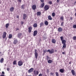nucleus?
<instances>
[{"mask_svg": "<svg viewBox=\"0 0 76 76\" xmlns=\"http://www.w3.org/2000/svg\"><path fill=\"white\" fill-rule=\"evenodd\" d=\"M44 6H45V3H44V2H42L39 7L40 8H42V7H44Z\"/></svg>", "mask_w": 76, "mask_h": 76, "instance_id": "obj_10", "label": "nucleus"}, {"mask_svg": "<svg viewBox=\"0 0 76 76\" xmlns=\"http://www.w3.org/2000/svg\"><path fill=\"white\" fill-rule=\"evenodd\" d=\"M4 61V59L3 58H2L1 60H0V62L1 63H3V62Z\"/></svg>", "mask_w": 76, "mask_h": 76, "instance_id": "obj_29", "label": "nucleus"}, {"mask_svg": "<svg viewBox=\"0 0 76 76\" xmlns=\"http://www.w3.org/2000/svg\"><path fill=\"white\" fill-rule=\"evenodd\" d=\"M72 64V62H71V61H69V64Z\"/></svg>", "mask_w": 76, "mask_h": 76, "instance_id": "obj_50", "label": "nucleus"}, {"mask_svg": "<svg viewBox=\"0 0 76 76\" xmlns=\"http://www.w3.org/2000/svg\"><path fill=\"white\" fill-rule=\"evenodd\" d=\"M28 32L29 33H31V31H32V28L31 26H30L28 28Z\"/></svg>", "mask_w": 76, "mask_h": 76, "instance_id": "obj_12", "label": "nucleus"}, {"mask_svg": "<svg viewBox=\"0 0 76 76\" xmlns=\"http://www.w3.org/2000/svg\"><path fill=\"white\" fill-rule=\"evenodd\" d=\"M18 65L19 66H21L23 65V62L22 61H19L18 62Z\"/></svg>", "mask_w": 76, "mask_h": 76, "instance_id": "obj_6", "label": "nucleus"}, {"mask_svg": "<svg viewBox=\"0 0 76 76\" xmlns=\"http://www.w3.org/2000/svg\"><path fill=\"white\" fill-rule=\"evenodd\" d=\"M17 37L20 39H22L23 38L22 34L21 33H18L17 34Z\"/></svg>", "mask_w": 76, "mask_h": 76, "instance_id": "obj_2", "label": "nucleus"}, {"mask_svg": "<svg viewBox=\"0 0 76 76\" xmlns=\"http://www.w3.org/2000/svg\"><path fill=\"white\" fill-rule=\"evenodd\" d=\"M1 52H0V54H1Z\"/></svg>", "mask_w": 76, "mask_h": 76, "instance_id": "obj_59", "label": "nucleus"}, {"mask_svg": "<svg viewBox=\"0 0 76 76\" xmlns=\"http://www.w3.org/2000/svg\"><path fill=\"white\" fill-rule=\"evenodd\" d=\"M60 19H61V20H62V21H63V20H64V18L63 17V16H62V17H61Z\"/></svg>", "mask_w": 76, "mask_h": 76, "instance_id": "obj_30", "label": "nucleus"}, {"mask_svg": "<svg viewBox=\"0 0 76 76\" xmlns=\"http://www.w3.org/2000/svg\"><path fill=\"white\" fill-rule=\"evenodd\" d=\"M63 45L62 47V49H64V48H66V44H63Z\"/></svg>", "mask_w": 76, "mask_h": 76, "instance_id": "obj_21", "label": "nucleus"}, {"mask_svg": "<svg viewBox=\"0 0 76 76\" xmlns=\"http://www.w3.org/2000/svg\"><path fill=\"white\" fill-rule=\"evenodd\" d=\"M75 16H76V13H75Z\"/></svg>", "mask_w": 76, "mask_h": 76, "instance_id": "obj_56", "label": "nucleus"}, {"mask_svg": "<svg viewBox=\"0 0 76 76\" xmlns=\"http://www.w3.org/2000/svg\"><path fill=\"white\" fill-rule=\"evenodd\" d=\"M76 3V1H75V4H74L75 5V4H75Z\"/></svg>", "mask_w": 76, "mask_h": 76, "instance_id": "obj_58", "label": "nucleus"}, {"mask_svg": "<svg viewBox=\"0 0 76 76\" xmlns=\"http://www.w3.org/2000/svg\"><path fill=\"white\" fill-rule=\"evenodd\" d=\"M75 11H76V9H75Z\"/></svg>", "mask_w": 76, "mask_h": 76, "instance_id": "obj_60", "label": "nucleus"}, {"mask_svg": "<svg viewBox=\"0 0 76 76\" xmlns=\"http://www.w3.org/2000/svg\"><path fill=\"white\" fill-rule=\"evenodd\" d=\"M47 50H44V52L45 53H46V52H47Z\"/></svg>", "mask_w": 76, "mask_h": 76, "instance_id": "obj_44", "label": "nucleus"}, {"mask_svg": "<svg viewBox=\"0 0 76 76\" xmlns=\"http://www.w3.org/2000/svg\"><path fill=\"white\" fill-rule=\"evenodd\" d=\"M7 70L8 71H9V70H10V69H9V68H7Z\"/></svg>", "mask_w": 76, "mask_h": 76, "instance_id": "obj_46", "label": "nucleus"}, {"mask_svg": "<svg viewBox=\"0 0 76 76\" xmlns=\"http://www.w3.org/2000/svg\"><path fill=\"white\" fill-rule=\"evenodd\" d=\"M43 25H44V23L43 22H41L40 23V26H43Z\"/></svg>", "mask_w": 76, "mask_h": 76, "instance_id": "obj_33", "label": "nucleus"}, {"mask_svg": "<svg viewBox=\"0 0 76 76\" xmlns=\"http://www.w3.org/2000/svg\"><path fill=\"white\" fill-rule=\"evenodd\" d=\"M71 72L73 75L74 76V75H75V71L73 69H72V70Z\"/></svg>", "mask_w": 76, "mask_h": 76, "instance_id": "obj_19", "label": "nucleus"}, {"mask_svg": "<svg viewBox=\"0 0 76 76\" xmlns=\"http://www.w3.org/2000/svg\"><path fill=\"white\" fill-rule=\"evenodd\" d=\"M0 76H4V75H1Z\"/></svg>", "mask_w": 76, "mask_h": 76, "instance_id": "obj_55", "label": "nucleus"}, {"mask_svg": "<svg viewBox=\"0 0 76 76\" xmlns=\"http://www.w3.org/2000/svg\"><path fill=\"white\" fill-rule=\"evenodd\" d=\"M27 17V15L26 14H24L23 15V19L25 20L26 18Z\"/></svg>", "mask_w": 76, "mask_h": 76, "instance_id": "obj_17", "label": "nucleus"}, {"mask_svg": "<svg viewBox=\"0 0 76 76\" xmlns=\"http://www.w3.org/2000/svg\"><path fill=\"white\" fill-rule=\"evenodd\" d=\"M73 28L75 29L76 28V24H74L73 25Z\"/></svg>", "mask_w": 76, "mask_h": 76, "instance_id": "obj_36", "label": "nucleus"}, {"mask_svg": "<svg viewBox=\"0 0 76 76\" xmlns=\"http://www.w3.org/2000/svg\"><path fill=\"white\" fill-rule=\"evenodd\" d=\"M54 75V73L51 72L50 73V76H52V75Z\"/></svg>", "mask_w": 76, "mask_h": 76, "instance_id": "obj_39", "label": "nucleus"}, {"mask_svg": "<svg viewBox=\"0 0 76 76\" xmlns=\"http://www.w3.org/2000/svg\"><path fill=\"white\" fill-rule=\"evenodd\" d=\"M70 20H72L73 19V18H72V17H70Z\"/></svg>", "mask_w": 76, "mask_h": 76, "instance_id": "obj_45", "label": "nucleus"}, {"mask_svg": "<svg viewBox=\"0 0 76 76\" xmlns=\"http://www.w3.org/2000/svg\"><path fill=\"white\" fill-rule=\"evenodd\" d=\"M9 23H8L6 24L5 25V27L6 28H8L9 27Z\"/></svg>", "mask_w": 76, "mask_h": 76, "instance_id": "obj_25", "label": "nucleus"}, {"mask_svg": "<svg viewBox=\"0 0 76 76\" xmlns=\"http://www.w3.org/2000/svg\"><path fill=\"white\" fill-rule=\"evenodd\" d=\"M59 71L61 73H64V70L63 69H61L59 70Z\"/></svg>", "mask_w": 76, "mask_h": 76, "instance_id": "obj_22", "label": "nucleus"}, {"mask_svg": "<svg viewBox=\"0 0 76 76\" xmlns=\"http://www.w3.org/2000/svg\"><path fill=\"white\" fill-rule=\"evenodd\" d=\"M48 18L49 20H52L53 19V18H52V17H51V16L50 15H49L48 17Z\"/></svg>", "mask_w": 76, "mask_h": 76, "instance_id": "obj_18", "label": "nucleus"}, {"mask_svg": "<svg viewBox=\"0 0 76 76\" xmlns=\"http://www.w3.org/2000/svg\"><path fill=\"white\" fill-rule=\"evenodd\" d=\"M45 25H46V26H47L48 25V21H46L45 22Z\"/></svg>", "mask_w": 76, "mask_h": 76, "instance_id": "obj_24", "label": "nucleus"}, {"mask_svg": "<svg viewBox=\"0 0 76 76\" xmlns=\"http://www.w3.org/2000/svg\"><path fill=\"white\" fill-rule=\"evenodd\" d=\"M55 15L56 14H55V13L53 12L52 13V16H53V17H54V16H55Z\"/></svg>", "mask_w": 76, "mask_h": 76, "instance_id": "obj_32", "label": "nucleus"}, {"mask_svg": "<svg viewBox=\"0 0 76 76\" xmlns=\"http://www.w3.org/2000/svg\"><path fill=\"white\" fill-rule=\"evenodd\" d=\"M33 74L35 76H37L39 74V72L38 71L34 70L33 71Z\"/></svg>", "mask_w": 76, "mask_h": 76, "instance_id": "obj_3", "label": "nucleus"}, {"mask_svg": "<svg viewBox=\"0 0 76 76\" xmlns=\"http://www.w3.org/2000/svg\"><path fill=\"white\" fill-rule=\"evenodd\" d=\"M62 54H65V52H62Z\"/></svg>", "mask_w": 76, "mask_h": 76, "instance_id": "obj_54", "label": "nucleus"}, {"mask_svg": "<svg viewBox=\"0 0 76 76\" xmlns=\"http://www.w3.org/2000/svg\"><path fill=\"white\" fill-rule=\"evenodd\" d=\"M17 18H19V15H17Z\"/></svg>", "mask_w": 76, "mask_h": 76, "instance_id": "obj_53", "label": "nucleus"}, {"mask_svg": "<svg viewBox=\"0 0 76 76\" xmlns=\"http://www.w3.org/2000/svg\"><path fill=\"white\" fill-rule=\"evenodd\" d=\"M72 0V1L73 0Z\"/></svg>", "mask_w": 76, "mask_h": 76, "instance_id": "obj_61", "label": "nucleus"}, {"mask_svg": "<svg viewBox=\"0 0 76 76\" xmlns=\"http://www.w3.org/2000/svg\"><path fill=\"white\" fill-rule=\"evenodd\" d=\"M23 22L22 21L21 22V25H23Z\"/></svg>", "mask_w": 76, "mask_h": 76, "instance_id": "obj_52", "label": "nucleus"}, {"mask_svg": "<svg viewBox=\"0 0 76 76\" xmlns=\"http://www.w3.org/2000/svg\"><path fill=\"white\" fill-rule=\"evenodd\" d=\"M56 76H59V75H58V72H56Z\"/></svg>", "mask_w": 76, "mask_h": 76, "instance_id": "obj_35", "label": "nucleus"}, {"mask_svg": "<svg viewBox=\"0 0 76 76\" xmlns=\"http://www.w3.org/2000/svg\"><path fill=\"white\" fill-rule=\"evenodd\" d=\"M33 33V36L35 37V36H36V35H37V34H38V31L37 30H35L34 31Z\"/></svg>", "mask_w": 76, "mask_h": 76, "instance_id": "obj_11", "label": "nucleus"}, {"mask_svg": "<svg viewBox=\"0 0 76 76\" xmlns=\"http://www.w3.org/2000/svg\"><path fill=\"white\" fill-rule=\"evenodd\" d=\"M58 31L59 32H62V31H63V28H62L61 27H59L58 28Z\"/></svg>", "mask_w": 76, "mask_h": 76, "instance_id": "obj_13", "label": "nucleus"}, {"mask_svg": "<svg viewBox=\"0 0 76 76\" xmlns=\"http://www.w3.org/2000/svg\"><path fill=\"white\" fill-rule=\"evenodd\" d=\"M6 34H7V33L6 32H4L3 34L2 35V38L4 39V38H5L6 37Z\"/></svg>", "mask_w": 76, "mask_h": 76, "instance_id": "obj_8", "label": "nucleus"}, {"mask_svg": "<svg viewBox=\"0 0 76 76\" xmlns=\"http://www.w3.org/2000/svg\"><path fill=\"white\" fill-rule=\"evenodd\" d=\"M49 4H52V2L51 1H50L49 2Z\"/></svg>", "mask_w": 76, "mask_h": 76, "instance_id": "obj_41", "label": "nucleus"}, {"mask_svg": "<svg viewBox=\"0 0 76 76\" xmlns=\"http://www.w3.org/2000/svg\"><path fill=\"white\" fill-rule=\"evenodd\" d=\"M39 76H42V74H40L39 75Z\"/></svg>", "mask_w": 76, "mask_h": 76, "instance_id": "obj_51", "label": "nucleus"}, {"mask_svg": "<svg viewBox=\"0 0 76 76\" xmlns=\"http://www.w3.org/2000/svg\"><path fill=\"white\" fill-rule=\"evenodd\" d=\"M40 1L42 3H44V0H40Z\"/></svg>", "mask_w": 76, "mask_h": 76, "instance_id": "obj_43", "label": "nucleus"}, {"mask_svg": "<svg viewBox=\"0 0 76 76\" xmlns=\"http://www.w3.org/2000/svg\"><path fill=\"white\" fill-rule=\"evenodd\" d=\"M57 50H55V52H57Z\"/></svg>", "mask_w": 76, "mask_h": 76, "instance_id": "obj_57", "label": "nucleus"}, {"mask_svg": "<svg viewBox=\"0 0 76 76\" xmlns=\"http://www.w3.org/2000/svg\"><path fill=\"white\" fill-rule=\"evenodd\" d=\"M18 40L16 39H14L13 44H14L16 45V44H17V43H18Z\"/></svg>", "mask_w": 76, "mask_h": 76, "instance_id": "obj_9", "label": "nucleus"}, {"mask_svg": "<svg viewBox=\"0 0 76 76\" xmlns=\"http://www.w3.org/2000/svg\"><path fill=\"white\" fill-rule=\"evenodd\" d=\"M47 52H49L50 54H52L54 53V50L53 49H52L50 50L49 49L48 50H47Z\"/></svg>", "mask_w": 76, "mask_h": 76, "instance_id": "obj_4", "label": "nucleus"}, {"mask_svg": "<svg viewBox=\"0 0 76 76\" xmlns=\"http://www.w3.org/2000/svg\"><path fill=\"white\" fill-rule=\"evenodd\" d=\"M33 70H34V68H31V69L28 70V73H30L32 72H33Z\"/></svg>", "mask_w": 76, "mask_h": 76, "instance_id": "obj_14", "label": "nucleus"}, {"mask_svg": "<svg viewBox=\"0 0 76 76\" xmlns=\"http://www.w3.org/2000/svg\"><path fill=\"white\" fill-rule=\"evenodd\" d=\"M61 26H64V21L62 22L61 24Z\"/></svg>", "mask_w": 76, "mask_h": 76, "instance_id": "obj_34", "label": "nucleus"}, {"mask_svg": "<svg viewBox=\"0 0 76 76\" xmlns=\"http://www.w3.org/2000/svg\"><path fill=\"white\" fill-rule=\"evenodd\" d=\"M44 10H48L49 9V5H45L44 7Z\"/></svg>", "mask_w": 76, "mask_h": 76, "instance_id": "obj_7", "label": "nucleus"}, {"mask_svg": "<svg viewBox=\"0 0 76 76\" xmlns=\"http://www.w3.org/2000/svg\"><path fill=\"white\" fill-rule=\"evenodd\" d=\"M34 55L35 56V58L36 59L38 58V53H37V50L36 49L35 50V53H34Z\"/></svg>", "mask_w": 76, "mask_h": 76, "instance_id": "obj_5", "label": "nucleus"}, {"mask_svg": "<svg viewBox=\"0 0 76 76\" xmlns=\"http://www.w3.org/2000/svg\"><path fill=\"white\" fill-rule=\"evenodd\" d=\"M51 42L52 43H53V44H56V40L55 39H52Z\"/></svg>", "mask_w": 76, "mask_h": 76, "instance_id": "obj_16", "label": "nucleus"}, {"mask_svg": "<svg viewBox=\"0 0 76 76\" xmlns=\"http://www.w3.org/2000/svg\"><path fill=\"white\" fill-rule=\"evenodd\" d=\"M13 64L15 65L16 64V61H14L13 62Z\"/></svg>", "mask_w": 76, "mask_h": 76, "instance_id": "obj_31", "label": "nucleus"}, {"mask_svg": "<svg viewBox=\"0 0 76 76\" xmlns=\"http://www.w3.org/2000/svg\"><path fill=\"white\" fill-rule=\"evenodd\" d=\"M46 57H47V60H49V59H50V57H49V56H47Z\"/></svg>", "mask_w": 76, "mask_h": 76, "instance_id": "obj_38", "label": "nucleus"}, {"mask_svg": "<svg viewBox=\"0 0 76 76\" xmlns=\"http://www.w3.org/2000/svg\"><path fill=\"white\" fill-rule=\"evenodd\" d=\"M33 26L34 28H37V24L36 23H35L33 25Z\"/></svg>", "mask_w": 76, "mask_h": 76, "instance_id": "obj_23", "label": "nucleus"}, {"mask_svg": "<svg viewBox=\"0 0 76 76\" xmlns=\"http://www.w3.org/2000/svg\"><path fill=\"white\" fill-rule=\"evenodd\" d=\"M18 2L20 3H21V1H22L21 0H18Z\"/></svg>", "mask_w": 76, "mask_h": 76, "instance_id": "obj_48", "label": "nucleus"}, {"mask_svg": "<svg viewBox=\"0 0 76 76\" xmlns=\"http://www.w3.org/2000/svg\"><path fill=\"white\" fill-rule=\"evenodd\" d=\"M19 28H16V31H19Z\"/></svg>", "mask_w": 76, "mask_h": 76, "instance_id": "obj_42", "label": "nucleus"}, {"mask_svg": "<svg viewBox=\"0 0 76 76\" xmlns=\"http://www.w3.org/2000/svg\"><path fill=\"white\" fill-rule=\"evenodd\" d=\"M2 75H4V72H2Z\"/></svg>", "mask_w": 76, "mask_h": 76, "instance_id": "obj_49", "label": "nucleus"}, {"mask_svg": "<svg viewBox=\"0 0 76 76\" xmlns=\"http://www.w3.org/2000/svg\"><path fill=\"white\" fill-rule=\"evenodd\" d=\"M8 38L9 39H10V38H12V35L11 34H10L9 35V36L8 37Z\"/></svg>", "mask_w": 76, "mask_h": 76, "instance_id": "obj_28", "label": "nucleus"}, {"mask_svg": "<svg viewBox=\"0 0 76 76\" xmlns=\"http://www.w3.org/2000/svg\"><path fill=\"white\" fill-rule=\"evenodd\" d=\"M73 40H75V41H76V36L73 37Z\"/></svg>", "mask_w": 76, "mask_h": 76, "instance_id": "obj_37", "label": "nucleus"}, {"mask_svg": "<svg viewBox=\"0 0 76 76\" xmlns=\"http://www.w3.org/2000/svg\"><path fill=\"white\" fill-rule=\"evenodd\" d=\"M21 7H22V9H23L24 8V5H22V6H21Z\"/></svg>", "mask_w": 76, "mask_h": 76, "instance_id": "obj_40", "label": "nucleus"}, {"mask_svg": "<svg viewBox=\"0 0 76 76\" xmlns=\"http://www.w3.org/2000/svg\"><path fill=\"white\" fill-rule=\"evenodd\" d=\"M60 38L61 39V41H62V44H66V40H64L63 39L64 38V37H63L62 36L61 37H60Z\"/></svg>", "mask_w": 76, "mask_h": 76, "instance_id": "obj_1", "label": "nucleus"}, {"mask_svg": "<svg viewBox=\"0 0 76 76\" xmlns=\"http://www.w3.org/2000/svg\"><path fill=\"white\" fill-rule=\"evenodd\" d=\"M59 1H60V0H57V2L58 3H59Z\"/></svg>", "mask_w": 76, "mask_h": 76, "instance_id": "obj_47", "label": "nucleus"}, {"mask_svg": "<svg viewBox=\"0 0 76 76\" xmlns=\"http://www.w3.org/2000/svg\"><path fill=\"white\" fill-rule=\"evenodd\" d=\"M14 9V8L13 7H11L10 9V12H13Z\"/></svg>", "mask_w": 76, "mask_h": 76, "instance_id": "obj_20", "label": "nucleus"}, {"mask_svg": "<svg viewBox=\"0 0 76 76\" xmlns=\"http://www.w3.org/2000/svg\"><path fill=\"white\" fill-rule=\"evenodd\" d=\"M41 12H37V16H39L40 15H41Z\"/></svg>", "mask_w": 76, "mask_h": 76, "instance_id": "obj_26", "label": "nucleus"}, {"mask_svg": "<svg viewBox=\"0 0 76 76\" xmlns=\"http://www.w3.org/2000/svg\"><path fill=\"white\" fill-rule=\"evenodd\" d=\"M36 8H37V6L36 5L34 4L32 6V9L33 10H35L36 9Z\"/></svg>", "mask_w": 76, "mask_h": 76, "instance_id": "obj_15", "label": "nucleus"}, {"mask_svg": "<svg viewBox=\"0 0 76 76\" xmlns=\"http://www.w3.org/2000/svg\"><path fill=\"white\" fill-rule=\"evenodd\" d=\"M48 63H51L53 62V61L51 60H49L48 61Z\"/></svg>", "mask_w": 76, "mask_h": 76, "instance_id": "obj_27", "label": "nucleus"}]
</instances>
